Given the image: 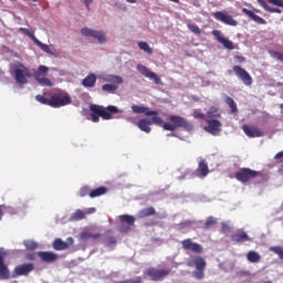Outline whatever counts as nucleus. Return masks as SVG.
<instances>
[{"instance_id":"2","label":"nucleus","mask_w":283,"mask_h":283,"mask_svg":"<svg viewBox=\"0 0 283 283\" xmlns=\"http://www.w3.org/2000/svg\"><path fill=\"white\" fill-rule=\"evenodd\" d=\"M234 178L239 180V182H242L243 185H247V182H251V180H255L254 182L256 185H262V182H265L266 177H264V174L253 170L251 168H241L237 172H234Z\"/></svg>"},{"instance_id":"8","label":"nucleus","mask_w":283,"mask_h":283,"mask_svg":"<svg viewBox=\"0 0 283 283\" xmlns=\"http://www.w3.org/2000/svg\"><path fill=\"white\" fill-rule=\"evenodd\" d=\"M50 72V69L45 65H40L36 71L33 72V78L42 85V87H52V81L45 77V74Z\"/></svg>"},{"instance_id":"52","label":"nucleus","mask_w":283,"mask_h":283,"mask_svg":"<svg viewBox=\"0 0 283 283\" xmlns=\"http://www.w3.org/2000/svg\"><path fill=\"white\" fill-rule=\"evenodd\" d=\"M234 59L237 60V63H245L247 62V57H244L242 55H235Z\"/></svg>"},{"instance_id":"50","label":"nucleus","mask_w":283,"mask_h":283,"mask_svg":"<svg viewBox=\"0 0 283 283\" xmlns=\"http://www.w3.org/2000/svg\"><path fill=\"white\" fill-rule=\"evenodd\" d=\"M269 3H272L273 6H277L279 8H283V0H268Z\"/></svg>"},{"instance_id":"40","label":"nucleus","mask_w":283,"mask_h":283,"mask_svg":"<svg viewBox=\"0 0 283 283\" xmlns=\"http://www.w3.org/2000/svg\"><path fill=\"white\" fill-rule=\"evenodd\" d=\"M85 196H90L92 198V189L88 186H84L80 189V198H85Z\"/></svg>"},{"instance_id":"5","label":"nucleus","mask_w":283,"mask_h":283,"mask_svg":"<svg viewBox=\"0 0 283 283\" xmlns=\"http://www.w3.org/2000/svg\"><path fill=\"white\" fill-rule=\"evenodd\" d=\"M170 274L171 269L148 268L144 271V275L148 277L150 282H163V280Z\"/></svg>"},{"instance_id":"38","label":"nucleus","mask_w":283,"mask_h":283,"mask_svg":"<svg viewBox=\"0 0 283 283\" xmlns=\"http://www.w3.org/2000/svg\"><path fill=\"white\" fill-rule=\"evenodd\" d=\"M226 50H235V45H233V42L227 38L221 39V42Z\"/></svg>"},{"instance_id":"55","label":"nucleus","mask_w":283,"mask_h":283,"mask_svg":"<svg viewBox=\"0 0 283 283\" xmlns=\"http://www.w3.org/2000/svg\"><path fill=\"white\" fill-rule=\"evenodd\" d=\"M83 3H84V6H85V8H86L87 10H90V6H92V3H94V0H84Z\"/></svg>"},{"instance_id":"7","label":"nucleus","mask_w":283,"mask_h":283,"mask_svg":"<svg viewBox=\"0 0 283 283\" xmlns=\"http://www.w3.org/2000/svg\"><path fill=\"white\" fill-rule=\"evenodd\" d=\"M151 118H142L136 123L138 129L140 132H145V134H149L151 132V125H163V117L158 115H150Z\"/></svg>"},{"instance_id":"54","label":"nucleus","mask_w":283,"mask_h":283,"mask_svg":"<svg viewBox=\"0 0 283 283\" xmlns=\"http://www.w3.org/2000/svg\"><path fill=\"white\" fill-rule=\"evenodd\" d=\"M116 244V238L114 237H111L108 240H107V247H112Z\"/></svg>"},{"instance_id":"1","label":"nucleus","mask_w":283,"mask_h":283,"mask_svg":"<svg viewBox=\"0 0 283 283\" xmlns=\"http://www.w3.org/2000/svg\"><path fill=\"white\" fill-rule=\"evenodd\" d=\"M90 112L93 123H98L101 118H103V120H112V118H114V114H120V109L114 105L105 107L103 105L91 104Z\"/></svg>"},{"instance_id":"59","label":"nucleus","mask_w":283,"mask_h":283,"mask_svg":"<svg viewBox=\"0 0 283 283\" xmlns=\"http://www.w3.org/2000/svg\"><path fill=\"white\" fill-rule=\"evenodd\" d=\"M91 238L98 240V238H101V233H92Z\"/></svg>"},{"instance_id":"43","label":"nucleus","mask_w":283,"mask_h":283,"mask_svg":"<svg viewBox=\"0 0 283 283\" xmlns=\"http://www.w3.org/2000/svg\"><path fill=\"white\" fill-rule=\"evenodd\" d=\"M218 222V220L213 217H208L206 222H205V229H209V227H213V224H216Z\"/></svg>"},{"instance_id":"11","label":"nucleus","mask_w":283,"mask_h":283,"mask_svg":"<svg viewBox=\"0 0 283 283\" xmlns=\"http://www.w3.org/2000/svg\"><path fill=\"white\" fill-rule=\"evenodd\" d=\"M19 67L20 69L14 71V78L20 85H25L28 84V78L32 77V73L30 72V69L23 64H20Z\"/></svg>"},{"instance_id":"60","label":"nucleus","mask_w":283,"mask_h":283,"mask_svg":"<svg viewBox=\"0 0 283 283\" xmlns=\"http://www.w3.org/2000/svg\"><path fill=\"white\" fill-rule=\"evenodd\" d=\"M127 3H136V0H126Z\"/></svg>"},{"instance_id":"15","label":"nucleus","mask_w":283,"mask_h":283,"mask_svg":"<svg viewBox=\"0 0 283 283\" xmlns=\"http://www.w3.org/2000/svg\"><path fill=\"white\" fill-rule=\"evenodd\" d=\"M206 123L208 126L205 127V132H208V134H211L212 136L220 135V132H222V122L218 119H206Z\"/></svg>"},{"instance_id":"32","label":"nucleus","mask_w":283,"mask_h":283,"mask_svg":"<svg viewBox=\"0 0 283 283\" xmlns=\"http://www.w3.org/2000/svg\"><path fill=\"white\" fill-rule=\"evenodd\" d=\"M107 193V187L101 186L91 190V198H99V196H105Z\"/></svg>"},{"instance_id":"18","label":"nucleus","mask_w":283,"mask_h":283,"mask_svg":"<svg viewBox=\"0 0 283 283\" xmlns=\"http://www.w3.org/2000/svg\"><path fill=\"white\" fill-rule=\"evenodd\" d=\"M34 271V263H24L18 265L13 270L14 277H21V275H28Z\"/></svg>"},{"instance_id":"45","label":"nucleus","mask_w":283,"mask_h":283,"mask_svg":"<svg viewBox=\"0 0 283 283\" xmlns=\"http://www.w3.org/2000/svg\"><path fill=\"white\" fill-rule=\"evenodd\" d=\"M193 224V222L191 220H186V221H181L179 223V229H189V227H191Z\"/></svg>"},{"instance_id":"4","label":"nucleus","mask_w":283,"mask_h":283,"mask_svg":"<svg viewBox=\"0 0 283 283\" xmlns=\"http://www.w3.org/2000/svg\"><path fill=\"white\" fill-rule=\"evenodd\" d=\"M187 266H190V269H193L192 277L195 280H205V270L207 269V261L205 258L200 255H193L187 261Z\"/></svg>"},{"instance_id":"35","label":"nucleus","mask_w":283,"mask_h":283,"mask_svg":"<svg viewBox=\"0 0 283 283\" xmlns=\"http://www.w3.org/2000/svg\"><path fill=\"white\" fill-rule=\"evenodd\" d=\"M207 118H221L222 115L218 112V107L212 106L206 114Z\"/></svg>"},{"instance_id":"56","label":"nucleus","mask_w":283,"mask_h":283,"mask_svg":"<svg viewBox=\"0 0 283 283\" xmlns=\"http://www.w3.org/2000/svg\"><path fill=\"white\" fill-rule=\"evenodd\" d=\"M274 56L277 59V61H282L283 62V53L275 52Z\"/></svg>"},{"instance_id":"41","label":"nucleus","mask_w":283,"mask_h":283,"mask_svg":"<svg viewBox=\"0 0 283 283\" xmlns=\"http://www.w3.org/2000/svg\"><path fill=\"white\" fill-rule=\"evenodd\" d=\"M270 251H272V253H275L276 255H279L280 260L283 261V248L282 247H271Z\"/></svg>"},{"instance_id":"46","label":"nucleus","mask_w":283,"mask_h":283,"mask_svg":"<svg viewBox=\"0 0 283 283\" xmlns=\"http://www.w3.org/2000/svg\"><path fill=\"white\" fill-rule=\"evenodd\" d=\"M38 253L31 252L25 254V260H29V262H34L36 260Z\"/></svg>"},{"instance_id":"36","label":"nucleus","mask_w":283,"mask_h":283,"mask_svg":"<svg viewBox=\"0 0 283 283\" xmlns=\"http://www.w3.org/2000/svg\"><path fill=\"white\" fill-rule=\"evenodd\" d=\"M138 48L139 50H143L144 52H146V54H154V50H151V48L147 42H143V41L138 42Z\"/></svg>"},{"instance_id":"47","label":"nucleus","mask_w":283,"mask_h":283,"mask_svg":"<svg viewBox=\"0 0 283 283\" xmlns=\"http://www.w3.org/2000/svg\"><path fill=\"white\" fill-rule=\"evenodd\" d=\"M212 34L216 36V39L219 43H221V39H224V36H222V34L219 30H213Z\"/></svg>"},{"instance_id":"12","label":"nucleus","mask_w":283,"mask_h":283,"mask_svg":"<svg viewBox=\"0 0 283 283\" xmlns=\"http://www.w3.org/2000/svg\"><path fill=\"white\" fill-rule=\"evenodd\" d=\"M181 247L184 251H191V253H196L197 255H200L205 251V249L202 248V244L193 242V240L191 239L182 240Z\"/></svg>"},{"instance_id":"33","label":"nucleus","mask_w":283,"mask_h":283,"mask_svg":"<svg viewBox=\"0 0 283 283\" xmlns=\"http://www.w3.org/2000/svg\"><path fill=\"white\" fill-rule=\"evenodd\" d=\"M102 91L106 92V94H115L118 91V85L116 84H104L102 86Z\"/></svg>"},{"instance_id":"51","label":"nucleus","mask_w":283,"mask_h":283,"mask_svg":"<svg viewBox=\"0 0 283 283\" xmlns=\"http://www.w3.org/2000/svg\"><path fill=\"white\" fill-rule=\"evenodd\" d=\"M258 1H259L260 6H261L266 12H269V9H270L271 7H269V4L266 3V1H265V0H258Z\"/></svg>"},{"instance_id":"23","label":"nucleus","mask_w":283,"mask_h":283,"mask_svg":"<svg viewBox=\"0 0 283 283\" xmlns=\"http://www.w3.org/2000/svg\"><path fill=\"white\" fill-rule=\"evenodd\" d=\"M232 242H251V238L243 230H238L234 234L231 235Z\"/></svg>"},{"instance_id":"13","label":"nucleus","mask_w":283,"mask_h":283,"mask_svg":"<svg viewBox=\"0 0 283 283\" xmlns=\"http://www.w3.org/2000/svg\"><path fill=\"white\" fill-rule=\"evenodd\" d=\"M235 76H238V78L240 81H242V83H244L245 85H253V77H251V74H249V72H247V70L242 69V66L240 65H234L232 67Z\"/></svg>"},{"instance_id":"21","label":"nucleus","mask_w":283,"mask_h":283,"mask_svg":"<svg viewBox=\"0 0 283 283\" xmlns=\"http://www.w3.org/2000/svg\"><path fill=\"white\" fill-rule=\"evenodd\" d=\"M38 256L41 262H45L46 264H52V262H56L59 260V254L48 251H39Z\"/></svg>"},{"instance_id":"49","label":"nucleus","mask_w":283,"mask_h":283,"mask_svg":"<svg viewBox=\"0 0 283 283\" xmlns=\"http://www.w3.org/2000/svg\"><path fill=\"white\" fill-rule=\"evenodd\" d=\"M231 231V227L227 223H221V233H229Z\"/></svg>"},{"instance_id":"19","label":"nucleus","mask_w":283,"mask_h":283,"mask_svg":"<svg viewBox=\"0 0 283 283\" xmlns=\"http://www.w3.org/2000/svg\"><path fill=\"white\" fill-rule=\"evenodd\" d=\"M74 244V238L69 237L65 241H62L61 239H55L53 242V249L55 251H65L66 249H70Z\"/></svg>"},{"instance_id":"53","label":"nucleus","mask_w":283,"mask_h":283,"mask_svg":"<svg viewBox=\"0 0 283 283\" xmlns=\"http://www.w3.org/2000/svg\"><path fill=\"white\" fill-rule=\"evenodd\" d=\"M268 12L276 13V14H282V10L279 8H271L268 9Z\"/></svg>"},{"instance_id":"9","label":"nucleus","mask_w":283,"mask_h":283,"mask_svg":"<svg viewBox=\"0 0 283 283\" xmlns=\"http://www.w3.org/2000/svg\"><path fill=\"white\" fill-rule=\"evenodd\" d=\"M19 32H22V34H25V36H29V39H31V41H33V43H35V45H38V48H40V50H42V52H45L46 54H51V56L54 55V51H52L50 45L44 44L43 42H41L34 35V32H31L30 30H28L25 28H20Z\"/></svg>"},{"instance_id":"34","label":"nucleus","mask_w":283,"mask_h":283,"mask_svg":"<svg viewBox=\"0 0 283 283\" xmlns=\"http://www.w3.org/2000/svg\"><path fill=\"white\" fill-rule=\"evenodd\" d=\"M224 103L230 107L232 114L238 113V104H235L232 97L227 96Z\"/></svg>"},{"instance_id":"26","label":"nucleus","mask_w":283,"mask_h":283,"mask_svg":"<svg viewBox=\"0 0 283 283\" xmlns=\"http://www.w3.org/2000/svg\"><path fill=\"white\" fill-rule=\"evenodd\" d=\"M83 87H94L96 85V74L90 73L84 80H82Z\"/></svg>"},{"instance_id":"57","label":"nucleus","mask_w":283,"mask_h":283,"mask_svg":"<svg viewBox=\"0 0 283 283\" xmlns=\"http://www.w3.org/2000/svg\"><path fill=\"white\" fill-rule=\"evenodd\" d=\"M85 213H86V216L92 214V213H96V208H88Z\"/></svg>"},{"instance_id":"61","label":"nucleus","mask_w":283,"mask_h":283,"mask_svg":"<svg viewBox=\"0 0 283 283\" xmlns=\"http://www.w3.org/2000/svg\"><path fill=\"white\" fill-rule=\"evenodd\" d=\"M127 120H129V123H135L133 117H128Z\"/></svg>"},{"instance_id":"16","label":"nucleus","mask_w":283,"mask_h":283,"mask_svg":"<svg viewBox=\"0 0 283 283\" xmlns=\"http://www.w3.org/2000/svg\"><path fill=\"white\" fill-rule=\"evenodd\" d=\"M137 71L143 74V76H146V78H150L156 83V85H163V80H160V76H158L156 73L149 71L147 66L143 64L137 65Z\"/></svg>"},{"instance_id":"6","label":"nucleus","mask_w":283,"mask_h":283,"mask_svg":"<svg viewBox=\"0 0 283 283\" xmlns=\"http://www.w3.org/2000/svg\"><path fill=\"white\" fill-rule=\"evenodd\" d=\"M72 104V97L67 92L61 91L59 93H55L50 98V107L59 108V107H65V105Z\"/></svg>"},{"instance_id":"39","label":"nucleus","mask_w":283,"mask_h":283,"mask_svg":"<svg viewBox=\"0 0 283 283\" xmlns=\"http://www.w3.org/2000/svg\"><path fill=\"white\" fill-rule=\"evenodd\" d=\"M25 249H28V251H34V249H36V247H39V243L32 241V240H25L23 242Z\"/></svg>"},{"instance_id":"63","label":"nucleus","mask_w":283,"mask_h":283,"mask_svg":"<svg viewBox=\"0 0 283 283\" xmlns=\"http://www.w3.org/2000/svg\"><path fill=\"white\" fill-rule=\"evenodd\" d=\"M3 259V254L0 252V261Z\"/></svg>"},{"instance_id":"31","label":"nucleus","mask_w":283,"mask_h":283,"mask_svg":"<svg viewBox=\"0 0 283 283\" xmlns=\"http://www.w3.org/2000/svg\"><path fill=\"white\" fill-rule=\"evenodd\" d=\"M156 209L154 207L144 208L138 212V218H149V216H155Z\"/></svg>"},{"instance_id":"22","label":"nucleus","mask_w":283,"mask_h":283,"mask_svg":"<svg viewBox=\"0 0 283 283\" xmlns=\"http://www.w3.org/2000/svg\"><path fill=\"white\" fill-rule=\"evenodd\" d=\"M132 112L134 114H145L146 116H158L157 111H150L147 106L133 105Z\"/></svg>"},{"instance_id":"37","label":"nucleus","mask_w":283,"mask_h":283,"mask_svg":"<svg viewBox=\"0 0 283 283\" xmlns=\"http://www.w3.org/2000/svg\"><path fill=\"white\" fill-rule=\"evenodd\" d=\"M187 28L188 30H190V32H192V34H197V35L202 34V30H200L199 25L188 23Z\"/></svg>"},{"instance_id":"10","label":"nucleus","mask_w":283,"mask_h":283,"mask_svg":"<svg viewBox=\"0 0 283 283\" xmlns=\"http://www.w3.org/2000/svg\"><path fill=\"white\" fill-rule=\"evenodd\" d=\"M81 34L86 38L96 39V41H98L101 44L107 43V34L104 31L82 28Z\"/></svg>"},{"instance_id":"25","label":"nucleus","mask_w":283,"mask_h":283,"mask_svg":"<svg viewBox=\"0 0 283 283\" xmlns=\"http://www.w3.org/2000/svg\"><path fill=\"white\" fill-rule=\"evenodd\" d=\"M0 280H10V270L8 269L4 259L0 261Z\"/></svg>"},{"instance_id":"48","label":"nucleus","mask_w":283,"mask_h":283,"mask_svg":"<svg viewBox=\"0 0 283 283\" xmlns=\"http://www.w3.org/2000/svg\"><path fill=\"white\" fill-rule=\"evenodd\" d=\"M80 238H81V240H84V241L90 240V238H92V233L84 231L80 234Z\"/></svg>"},{"instance_id":"20","label":"nucleus","mask_w":283,"mask_h":283,"mask_svg":"<svg viewBox=\"0 0 283 283\" xmlns=\"http://www.w3.org/2000/svg\"><path fill=\"white\" fill-rule=\"evenodd\" d=\"M242 129L248 138H262L264 136V132L258 127L243 125Z\"/></svg>"},{"instance_id":"28","label":"nucleus","mask_w":283,"mask_h":283,"mask_svg":"<svg viewBox=\"0 0 283 283\" xmlns=\"http://www.w3.org/2000/svg\"><path fill=\"white\" fill-rule=\"evenodd\" d=\"M86 216L87 214L85 211L77 209L75 212L71 214L70 220L71 222H78L80 220H85Z\"/></svg>"},{"instance_id":"44","label":"nucleus","mask_w":283,"mask_h":283,"mask_svg":"<svg viewBox=\"0 0 283 283\" xmlns=\"http://www.w3.org/2000/svg\"><path fill=\"white\" fill-rule=\"evenodd\" d=\"M193 118H197L199 120H207L206 116L198 109H195L192 113Z\"/></svg>"},{"instance_id":"29","label":"nucleus","mask_w":283,"mask_h":283,"mask_svg":"<svg viewBox=\"0 0 283 283\" xmlns=\"http://www.w3.org/2000/svg\"><path fill=\"white\" fill-rule=\"evenodd\" d=\"M248 262H251L252 264H258L260 260H262V256L256 251H249L247 254Z\"/></svg>"},{"instance_id":"24","label":"nucleus","mask_w":283,"mask_h":283,"mask_svg":"<svg viewBox=\"0 0 283 283\" xmlns=\"http://www.w3.org/2000/svg\"><path fill=\"white\" fill-rule=\"evenodd\" d=\"M243 14H247V17H249L250 19H252V21H254L255 23H259V25H266V20H264L263 18H261L258 14H254L253 11L243 8L242 9Z\"/></svg>"},{"instance_id":"42","label":"nucleus","mask_w":283,"mask_h":283,"mask_svg":"<svg viewBox=\"0 0 283 283\" xmlns=\"http://www.w3.org/2000/svg\"><path fill=\"white\" fill-rule=\"evenodd\" d=\"M35 101H38V103H41V105H48L50 107V98H46L43 95H36Z\"/></svg>"},{"instance_id":"17","label":"nucleus","mask_w":283,"mask_h":283,"mask_svg":"<svg viewBox=\"0 0 283 283\" xmlns=\"http://www.w3.org/2000/svg\"><path fill=\"white\" fill-rule=\"evenodd\" d=\"M213 17H214L216 21H221V23H224L226 25H232V27L238 25V22L235 21V19H233V17H231L222 11L214 12Z\"/></svg>"},{"instance_id":"62","label":"nucleus","mask_w":283,"mask_h":283,"mask_svg":"<svg viewBox=\"0 0 283 283\" xmlns=\"http://www.w3.org/2000/svg\"><path fill=\"white\" fill-rule=\"evenodd\" d=\"M172 1V3H180V0H169Z\"/></svg>"},{"instance_id":"14","label":"nucleus","mask_w":283,"mask_h":283,"mask_svg":"<svg viewBox=\"0 0 283 283\" xmlns=\"http://www.w3.org/2000/svg\"><path fill=\"white\" fill-rule=\"evenodd\" d=\"M119 222L122 224L119 228L120 233H129V230L136 222V218L129 214H122L119 216Z\"/></svg>"},{"instance_id":"3","label":"nucleus","mask_w":283,"mask_h":283,"mask_svg":"<svg viewBox=\"0 0 283 283\" xmlns=\"http://www.w3.org/2000/svg\"><path fill=\"white\" fill-rule=\"evenodd\" d=\"M168 119L170 120V123L163 122L161 124L163 129H165L166 132H176L178 127H182V129H187V132H191V129H193V124L186 120L182 116L170 115Z\"/></svg>"},{"instance_id":"27","label":"nucleus","mask_w":283,"mask_h":283,"mask_svg":"<svg viewBox=\"0 0 283 283\" xmlns=\"http://www.w3.org/2000/svg\"><path fill=\"white\" fill-rule=\"evenodd\" d=\"M197 171L198 174H200L201 178L209 176V165H207V161H205V159H201L199 161Z\"/></svg>"},{"instance_id":"58","label":"nucleus","mask_w":283,"mask_h":283,"mask_svg":"<svg viewBox=\"0 0 283 283\" xmlns=\"http://www.w3.org/2000/svg\"><path fill=\"white\" fill-rule=\"evenodd\" d=\"M274 158L275 160H280V158H283V150L277 153Z\"/></svg>"},{"instance_id":"64","label":"nucleus","mask_w":283,"mask_h":283,"mask_svg":"<svg viewBox=\"0 0 283 283\" xmlns=\"http://www.w3.org/2000/svg\"><path fill=\"white\" fill-rule=\"evenodd\" d=\"M33 1H39V0H33Z\"/></svg>"},{"instance_id":"30","label":"nucleus","mask_w":283,"mask_h":283,"mask_svg":"<svg viewBox=\"0 0 283 283\" xmlns=\"http://www.w3.org/2000/svg\"><path fill=\"white\" fill-rule=\"evenodd\" d=\"M104 81L106 83H113V85H123V78L118 75H106Z\"/></svg>"}]
</instances>
